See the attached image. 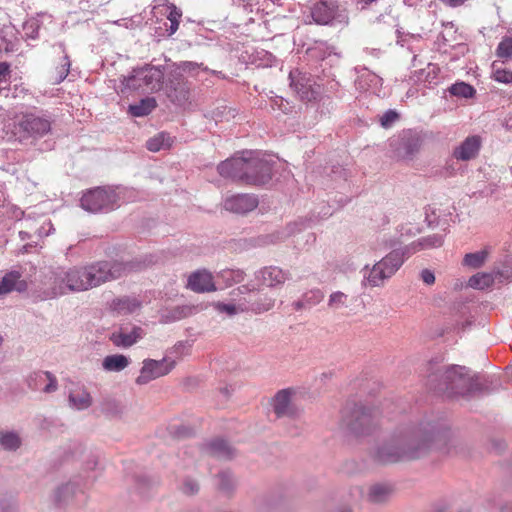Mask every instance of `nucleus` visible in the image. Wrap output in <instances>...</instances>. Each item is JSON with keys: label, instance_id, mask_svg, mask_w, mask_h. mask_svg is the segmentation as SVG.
I'll return each mask as SVG.
<instances>
[{"label": "nucleus", "instance_id": "nucleus-1", "mask_svg": "<svg viewBox=\"0 0 512 512\" xmlns=\"http://www.w3.org/2000/svg\"><path fill=\"white\" fill-rule=\"evenodd\" d=\"M451 430L441 424L421 421L398 426L371 452L374 462L390 465L418 460L432 451L449 452Z\"/></svg>", "mask_w": 512, "mask_h": 512}, {"label": "nucleus", "instance_id": "nucleus-2", "mask_svg": "<svg viewBox=\"0 0 512 512\" xmlns=\"http://www.w3.org/2000/svg\"><path fill=\"white\" fill-rule=\"evenodd\" d=\"M446 380H450L449 397L453 396H476L490 394L494 391L493 381L489 377H471L465 366H447Z\"/></svg>", "mask_w": 512, "mask_h": 512}, {"label": "nucleus", "instance_id": "nucleus-3", "mask_svg": "<svg viewBox=\"0 0 512 512\" xmlns=\"http://www.w3.org/2000/svg\"><path fill=\"white\" fill-rule=\"evenodd\" d=\"M343 422L355 436L370 435L379 426V411L362 403L347 404L343 412Z\"/></svg>", "mask_w": 512, "mask_h": 512}, {"label": "nucleus", "instance_id": "nucleus-4", "mask_svg": "<svg viewBox=\"0 0 512 512\" xmlns=\"http://www.w3.org/2000/svg\"><path fill=\"white\" fill-rule=\"evenodd\" d=\"M164 75L163 66L144 64L143 66L134 67L128 75H122L120 77L121 91H136L141 88H146L152 92H157L163 87Z\"/></svg>", "mask_w": 512, "mask_h": 512}, {"label": "nucleus", "instance_id": "nucleus-5", "mask_svg": "<svg viewBox=\"0 0 512 512\" xmlns=\"http://www.w3.org/2000/svg\"><path fill=\"white\" fill-rule=\"evenodd\" d=\"M120 200L112 186H97L82 192L80 207L92 214H107L120 207Z\"/></svg>", "mask_w": 512, "mask_h": 512}, {"label": "nucleus", "instance_id": "nucleus-6", "mask_svg": "<svg viewBox=\"0 0 512 512\" xmlns=\"http://www.w3.org/2000/svg\"><path fill=\"white\" fill-rule=\"evenodd\" d=\"M290 87L299 96L301 101L319 102L321 107L326 106L327 112L329 108H333V101L329 96H323L321 86L315 82L309 75L298 70L289 73ZM325 113L323 108L320 111Z\"/></svg>", "mask_w": 512, "mask_h": 512}, {"label": "nucleus", "instance_id": "nucleus-7", "mask_svg": "<svg viewBox=\"0 0 512 512\" xmlns=\"http://www.w3.org/2000/svg\"><path fill=\"white\" fill-rule=\"evenodd\" d=\"M51 131V121L45 115L25 113L14 126V134L22 143L35 144Z\"/></svg>", "mask_w": 512, "mask_h": 512}, {"label": "nucleus", "instance_id": "nucleus-8", "mask_svg": "<svg viewBox=\"0 0 512 512\" xmlns=\"http://www.w3.org/2000/svg\"><path fill=\"white\" fill-rule=\"evenodd\" d=\"M252 155L251 150L236 152L232 157L221 161L217 165L220 176L231 179L233 182L245 184L247 165Z\"/></svg>", "mask_w": 512, "mask_h": 512}, {"label": "nucleus", "instance_id": "nucleus-9", "mask_svg": "<svg viewBox=\"0 0 512 512\" xmlns=\"http://www.w3.org/2000/svg\"><path fill=\"white\" fill-rule=\"evenodd\" d=\"M245 185L262 187L267 185L273 177V162L260 158L258 153L252 151L249 165H247Z\"/></svg>", "mask_w": 512, "mask_h": 512}, {"label": "nucleus", "instance_id": "nucleus-10", "mask_svg": "<svg viewBox=\"0 0 512 512\" xmlns=\"http://www.w3.org/2000/svg\"><path fill=\"white\" fill-rule=\"evenodd\" d=\"M422 143L423 139L418 131L406 129L390 141V147L398 158L412 159L419 152Z\"/></svg>", "mask_w": 512, "mask_h": 512}, {"label": "nucleus", "instance_id": "nucleus-11", "mask_svg": "<svg viewBox=\"0 0 512 512\" xmlns=\"http://www.w3.org/2000/svg\"><path fill=\"white\" fill-rule=\"evenodd\" d=\"M56 281L59 283V290L61 294L66 293L65 290L71 292H82L91 289L86 265L82 267H73L60 273L56 277Z\"/></svg>", "mask_w": 512, "mask_h": 512}, {"label": "nucleus", "instance_id": "nucleus-12", "mask_svg": "<svg viewBox=\"0 0 512 512\" xmlns=\"http://www.w3.org/2000/svg\"><path fill=\"white\" fill-rule=\"evenodd\" d=\"M176 362L169 360L167 357L161 360H154L147 358L143 361V366L140 369V374L136 378L137 385H145L157 378L169 374L175 367Z\"/></svg>", "mask_w": 512, "mask_h": 512}, {"label": "nucleus", "instance_id": "nucleus-13", "mask_svg": "<svg viewBox=\"0 0 512 512\" xmlns=\"http://www.w3.org/2000/svg\"><path fill=\"white\" fill-rule=\"evenodd\" d=\"M167 98L175 105H184L190 97V83L180 71L171 70L165 83Z\"/></svg>", "mask_w": 512, "mask_h": 512}, {"label": "nucleus", "instance_id": "nucleus-14", "mask_svg": "<svg viewBox=\"0 0 512 512\" xmlns=\"http://www.w3.org/2000/svg\"><path fill=\"white\" fill-rule=\"evenodd\" d=\"M439 361L431 359L425 364V372L427 374L426 386L429 390L438 395H447L449 397L450 380H446L447 367L438 366Z\"/></svg>", "mask_w": 512, "mask_h": 512}, {"label": "nucleus", "instance_id": "nucleus-15", "mask_svg": "<svg viewBox=\"0 0 512 512\" xmlns=\"http://www.w3.org/2000/svg\"><path fill=\"white\" fill-rule=\"evenodd\" d=\"M86 266L91 289L118 279L114 259L99 260Z\"/></svg>", "mask_w": 512, "mask_h": 512}, {"label": "nucleus", "instance_id": "nucleus-16", "mask_svg": "<svg viewBox=\"0 0 512 512\" xmlns=\"http://www.w3.org/2000/svg\"><path fill=\"white\" fill-rule=\"evenodd\" d=\"M157 258L153 254H144L128 260L114 259L118 279L132 273H139L154 265Z\"/></svg>", "mask_w": 512, "mask_h": 512}, {"label": "nucleus", "instance_id": "nucleus-17", "mask_svg": "<svg viewBox=\"0 0 512 512\" xmlns=\"http://www.w3.org/2000/svg\"><path fill=\"white\" fill-rule=\"evenodd\" d=\"M310 15L318 25H330L339 16L337 0H317L310 7Z\"/></svg>", "mask_w": 512, "mask_h": 512}, {"label": "nucleus", "instance_id": "nucleus-18", "mask_svg": "<svg viewBox=\"0 0 512 512\" xmlns=\"http://www.w3.org/2000/svg\"><path fill=\"white\" fill-rule=\"evenodd\" d=\"M291 395L290 389H282L273 397V411L277 418L296 419L301 415V410L291 402Z\"/></svg>", "mask_w": 512, "mask_h": 512}, {"label": "nucleus", "instance_id": "nucleus-19", "mask_svg": "<svg viewBox=\"0 0 512 512\" xmlns=\"http://www.w3.org/2000/svg\"><path fill=\"white\" fill-rule=\"evenodd\" d=\"M305 53L311 60L322 61L323 71H325L327 65L332 67L340 61V55L333 52L325 41H314L306 48Z\"/></svg>", "mask_w": 512, "mask_h": 512}, {"label": "nucleus", "instance_id": "nucleus-20", "mask_svg": "<svg viewBox=\"0 0 512 512\" xmlns=\"http://www.w3.org/2000/svg\"><path fill=\"white\" fill-rule=\"evenodd\" d=\"M255 279L269 288H279L291 278L289 271L277 266H266L255 272Z\"/></svg>", "mask_w": 512, "mask_h": 512}, {"label": "nucleus", "instance_id": "nucleus-21", "mask_svg": "<svg viewBox=\"0 0 512 512\" xmlns=\"http://www.w3.org/2000/svg\"><path fill=\"white\" fill-rule=\"evenodd\" d=\"M259 200L254 194H236L224 201V208L232 213L245 215L258 207Z\"/></svg>", "mask_w": 512, "mask_h": 512}, {"label": "nucleus", "instance_id": "nucleus-22", "mask_svg": "<svg viewBox=\"0 0 512 512\" xmlns=\"http://www.w3.org/2000/svg\"><path fill=\"white\" fill-rule=\"evenodd\" d=\"M145 335L144 329L140 326L133 325L130 331H128L127 327L121 326L118 331H114L110 334L109 340L116 347L129 348Z\"/></svg>", "mask_w": 512, "mask_h": 512}, {"label": "nucleus", "instance_id": "nucleus-23", "mask_svg": "<svg viewBox=\"0 0 512 512\" xmlns=\"http://www.w3.org/2000/svg\"><path fill=\"white\" fill-rule=\"evenodd\" d=\"M499 278V282L512 281V269L497 270L493 273H477L468 280V286L473 289L484 290L493 285L495 279Z\"/></svg>", "mask_w": 512, "mask_h": 512}, {"label": "nucleus", "instance_id": "nucleus-24", "mask_svg": "<svg viewBox=\"0 0 512 512\" xmlns=\"http://www.w3.org/2000/svg\"><path fill=\"white\" fill-rule=\"evenodd\" d=\"M412 254V248L406 245L393 249L385 257H383L379 263L383 266L386 273L392 276L403 265L404 261L408 259Z\"/></svg>", "mask_w": 512, "mask_h": 512}, {"label": "nucleus", "instance_id": "nucleus-25", "mask_svg": "<svg viewBox=\"0 0 512 512\" xmlns=\"http://www.w3.org/2000/svg\"><path fill=\"white\" fill-rule=\"evenodd\" d=\"M482 139L479 135H471L465 138L459 146L453 150V157L460 161L475 159L481 149Z\"/></svg>", "mask_w": 512, "mask_h": 512}, {"label": "nucleus", "instance_id": "nucleus-26", "mask_svg": "<svg viewBox=\"0 0 512 512\" xmlns=\"http://www.w3.org/2000/svg\"><path fill=\"white\" fill-rule=\"evenodd\" d=\"M187 287L197 293L212 292L218 289L212 274L206 270L193 272L188 278Z\"/></svg>", "mask_w": 512, "mask_h": 512}, {"label": "nucleus", "instance_id": "nucleus-27", "mask_svg": "<svg viewBox=\"0 0 512 512\" xmlns=\"http://www.w3.org/2000/svg\"><path fill=\"white\" fill-rule=\"evenodd\" d=\"M27 289L28 283L26 280L21 279V273L18 271L6 273L0 280V295H5L12 291L22 293Z\"/></svg>", "mask_w": 512, "mask_h": 512}, {"label": "nucleus", "instance_id": "nucleus-28", "mask_svg": "<svg viewBox=\"0 0 512 512\" xmlns=\"http://www.w3.org/2000/svg\"><path fill=\"white\" fill-rule=\"evenodd\" d=\"M168 9L169 13L167 15V20L170 21V25L168 26L167 21H160L161 25L155 29V33L159 37H170L179 27L180 19L182 17L181 9L177 8L174 4H171Z\"/></svg>", "mask_w": 512, "mask_h": 512}, {"label": "nucleus", "instance_id": "nucleus-29", "mask_svg": "<svg viewBox=\"0 0 512 512\" xmlns=\"http://www.w3.org/2000/svg\"><path fill=\"white\" fill-rule=\"evenodd\" d=\"M206 449L211 456L218 459L231 460L236 454V450L222 438L211 440L206 444Z\"/></svg>", "mask_w": 512, "mask_h": 512}, {"label": "nucleus", "instance_id": "nucleus-30", "mask_svg": "<svg viewBox=\"0 0 512 512\" xmlns=\"http://www.w3.org/2000/svg\"><path fill=\"white\" fill-rule=\"evenodd\" d=\"M393 488L389 484L376 483L369 487L367 500L371 504L382 505L389 501Z\"/></svg>", "mask_w": 512, "mask_h": 512}, {"label": "nucleus", "instance_id": "nucleus-31", "mask_svg": "<svg viewBox=\"0 0 512 512\" xmlns=\"http://www.w3.org/2000/svg\"><path fill=\"white\" fill-rule=\"evenodd\" d=\"M100 410L108 418H118L124 412L122 403L111 395L105 394L101 396Z\"/></svg>", "mask_w": 512, "mask_h": 512}, {"label": "nucleus", "instance_id": "nucleus-32", "mask_svg": "<svg viewBox=\"0 0 512 512\" xmlns=\"http://www.w3.org/2000/svg\"><path fill=\"white\" fill-rule=\"evenodd\" d=\"M130 363L131 359L124 354H111L102 360V368L106 372H120L127 368Z\"/></svg>", "mask_w": 512, "mask_h": 512}, {"label": "nucleus", "instance_id": "nucleus-33", "mask_svg": "<svg viewBox=\"0 0 512 512\" xmlns=\"http://www.w3.org/2000/svg\"><path fill=\"white\" fill-rule=\"evenodd\" d=\"M156 107L157 101L154 97H145L138 103L130 104L127 112L132 117H145L151 114Z\"/></svg>", "mask_w": 512, "mask_h": 512}, {"label": "nucleus", "instance_id": "nucleus-34", "mask_svg": "<svg viewBox=\"0 0 512 512\" xmlns=\"http://www.w3.org/2000/svg\"><path fill=\"white\" fill-rule=\"evenodd\" d=\"M324 299V293L321 289L315 288L305 292L302 297L293 302L295 310L310 309L311 307L319 304Z\"/></svg>", "mask_w": 512, "mask_h": 512}, {"label": "nucleus", "instance_id": "nucleus-35", "mask_svg": "<svg viewBox=\"0 0 512 512\" xmlns=\"http://www.w3.org/2000/svg\"><path fill=\"white\" fill-rule=\"evenodd\" d=\"M140 306L141 302L138 299L129 296L116 298L112 301L111 304L113 311L123 315L135 312L138 308H140Z\"/></svg>", "mask_w": 512, "mask_h": 512}, {"label": "nucleus", "instance_id": "nucleus-36", "mask_svg": "<svg viewBox=\"0 0 512 512\" xmlns=\"http://www.w3.org/2000/svg\"><path fill=\"white\" fill-rule=\"evenodd\" d=\"M174 139L168 132L162 131L146 141V148L151 152L166 150L171 148Z\"/></svg>", "mask_w": 512, "mask_h": 512}, {"label": "nucleus", "instance_id": "nucleus-37", "mask_svg": "<svg viewBox=\"0 0 512 512\" xmlns=\"http://www.w3.org/2000/svg\"><path fill=\"white\" fill-rule=\"evenodd\" d=\"M446 92L459 99H471L476 95L475 87L465 81H456L446 89Z\"/></svg>", "mask_w": 512, "mask_h": 512}, {"label": "nucleus", "instance_id": "nucleus-38", "mask_svg": "<svg viewBox=\"0 0 512 512\" xmlns=\"http://www.w3.org/2000/svg\"><path fill=\"white\" fill-rule=\"evenodd\" d=\"M40 380V381H44L45 379H48V383L45 385V387L42 389L43 392L45 393H51V392H54L57 390V379L56 377L49 371H45V372H38V373H34L33 375H30L27 382H28V386L33 389V390H36L37 389V385L36 383L33 384L34 382H36L37 380Z\"/></svg>", "mask_w": 512, "mask_h": 512}, {"label": "nucleus", "instance_id": "nucleus-39", "mask_svg": "<svg viewBox=\"0 0 512 512\" xmlns=\"http://www.w3.org/2000/svg\"><path fill=\"white\" fill-rule=\"evenodd\" d=\"M78 486L74 482H68L59 486L54 493V503L58 507L65 505L77 491Z\"/></svg>", "mask_w": 512, "mask_h": 512}, {"label": "nucleus", "instance_id": "nucleus-40", "mask_svg": "<svg viewBox=\"0 0 512 512\" xmlns=\"http://www.w3.org/2000/svg\"><path fill=\"white\" fill-rule=\"evenodd\" d=\"M68 400L70 406L77 410H85L89 408L92 404V397L84 387L81 388V391L78 394H76L73 391H70Z\"/></svg>", "mask_w": 512, "mask_h": 512}, {"label": "nucleus", "instance_id": "nucleus-41", "mask_svg": "<svg viewBox=\"0 0 512 512\" xmlns=\"http://www.w3.org/2000/svg\"><path fill=\"white\" fill-rule=\"evenodd\" d=\"M22 440L15 431L0 432V448L5 451L14 452L20 448Z\"/></svg>", "mask_w": 512, "mask_h": 512}, {"label": "nucleus", "instance_id": "nucleus-42", "mask_svg": "<svg viewBox=\"0 0 512 512\" xmlns=\"http://www.w3.org/2000/svg\"><path fill=\"white\" fill-rule=\"evenodd\" d=\"M245 272L242 269H223L217 273V279L222 281L225 286L241 283L245 278Z\"/></svg>", "mask_w": 512, "mask_h": 512}, {"label": "nucleus", "instance_id": "nucleus-43", "mask_svg": "<svg viewBox=\"0 0 512 512\" xmlns=\"http://www.w3.org/2000/svg\"><path fill=\"white\" fill-rule=\"evenodd\" d=\"M443 245V237L439 234L429 235L412 242L408 246L412 248L413 254L424 248H434Z\"/></svg>", "mask_w": 512, "mask_h": 512}, {"label": "nucleus", "instance_id": "nucleus-44", "mask_svg": "<svg viewBox=\"0 0 512 512\" xmlns=\"http://www.w3.org/2000/svg\"><path fill=\"white\" fill-rule=\"evenodd\" d=\"M275 304V299L268 296L263 295L259 298L249 302L248 307L245 308L246 311H251L255 314H262L267 312L273 308Z\"/></svg>", "mask_w": 512, "mask_h": 512}, {"label": "nucleus", "instance_id": "nucleus-45", "mask_svg": "<svg viewBox=\"0 0 512 512\" xmlns=\"http://www.w3.org/2000/svg\"><path fill=\"white\" fill-rule=\"evenodd\" d=\"M391 275L387 274L383 266L377 262L369 271L368 275L364 274V279L372 287L379 286L385 279L390 278Z\"/></svg>", "mask_w": 512, "mask_h": 512}, {"label": "nucleus", "instance_id": "nucleus-46", "mask_svg": "<svg viewBox=\"0 0 512 512\" xmlns=\"http://www.w3.org/2000/svg\"><path fill=\"white\" fill-rule=\"evenodd\" d=\"M488 257L487 250H480L473 253L465 254L462 264L472 269L481 268Z\"/></svg>", "mask_w": 512, "mask_h": 512}, {"label": "nucleus", "instance_id": "nucleus-47", "mask_svg": "<svg viewBox=\"0 0 512 512\" xmlns=\"http://www.w3.org/2000/svg\"><path fill=\"white\" fill-rule=\"evenodd\" d=\"M58 46L61 49V51L64 53V55L62 57L60 67L58 68L57 78L55 81L56 84H60L61 82H63L66 79V77L68 76V74L70 72V67H71L70 57L66 52L65 44L63 42H60V43H58Z\"/></svg>", "mask_w": 512, "mask_h": 512}, {"label": "nucleus", "instance_id": "nucleus-48", "mask_svg": "<svg viewBox=\"0 0 512 512\" xmlns=\"http://www.w3.org/2000/svg\"><path fill=\"white\" fill-rule=\"evenodd\" d=\"M217 487L223 493L230 494L234 489V480L229 471H220L217 474Z\"/></svg>", "mask_w": 512, "mask_h": 512}, {"label": "nucleus", "instance_id": "nucleus-49", "mask_svg": "<svg viewBox=\"0 0 512 512\" xmlns=\"http://www.w3.org/2000/svg\"><path fill=\"white\" fill-rule=\"evenodd\" d=\"M41 22L38 19H30L23 24V32L26 40H37L39 38V31Z\"/></svg>", "mask_w": 512, "mask_h": 512}, {"label": "nucleus", "instance_id": "nucleus-50", "mask_svg": "<svg viewBox=\"0 0 512 512\" xmlns=\"http://www.w3.org/2000/svg\"><path fill=\"white\" fill-rule=\"evenodd\" d=\"M174 66L175 67L172 70L180 71V74H183V75L185 72L192 74L195 71H197L198 69H201L202 71H208V67L204 66L203 63H197V62H193V61H181L178 64H174Z\"/></svg>", "mask_w": 512, "mask_h": 512}, {"label": "nucleus", "instance_id": "nucleus-51", "mask_svg": "<svg viewBox=\"0 0 512 512\" xmlns=\"http://www.w3.org/2000/svg\"><path fill=\"white\" fill-rule=\"evenodd\" d=\"M496 56L499 58H512V37L504 36L496 48Z\"/></svg>", "mask_w": 512, "mask_h": 512}, {"label": "nucleus", "instance_id": "nucleus-52", "mask_svg": "<svg viewBox=\"0 0 512 512\" xmlns=\"http://www.w3.org/2000/svg\"><path fill=\"white\" fill-rule=\"evenodd\" d=\"M180 490L183 494L187 496H193L199 492L200 485L196 479L190 476H186L182 481Z\"/></svg>", "mask_w": 512, "mask_h": 512}, {"label": "nucleus", "instance_id": "nucleus-53", "mask_svg": "<svg viewBox=\"0 0 512 512\" xmlns=\"http://www.w3.org/2000/svg\"><path fill=\"white\" fill-rule=\"evenodd\" d=\"M134 482H135L136 489L139 491V493L141 495H145L146 492L154 484V480L145 474L135 475Z\"/></svg>", "mask_w": 512, "mask_h": 512}, {"label": "nucleus", "instance_id": "nucleus-54", "mask_svg": "<svg viewBox=\"0 0 512 512\" xmlns=\"http://www.w3.org/2000/svg\"><path fill=\"white\" fill-rule=\"evenodd\" d=\"M273 110H279L284 114H289L293 110V105L281 96H276L270 101Z\"/></svg>", "mask_w": 512, "mask_h": 512}, {"label": "nucleus", "instance_id": "nucleus-55", "mask_svg": "<svg viewBox=\"0 0 512 512\" xmlns=\"http://www.w3.org/2000/svg\"><path fill=\"white\" fill-rule=\"evenodd\" d=\"M493 78L496 82L510 84L512 83V70L496 68L495 63H493Z\"/></svg>", "mask_w": 512, "mask_h": 512}, {"label": "nucleus", "instance_id": "nucleus-56", "mask_svg": "<svg viewBox=\"0 0 512 512\" xmlns=\"http://www.w3.org/2000/svg\"><path fill=\"white\" fill-rule=\"evenodd\" d=\"M399 118L400 114L396 110L388 109L380 117L379 122L383 128L387 129L390 128Z\"/></svg>", "mask_w": 512, "mask_h": 512}, {"label": "nucleus", "instance_id": "nucleus-57", "mask_svg": "<svg viewBox=\"0 0 512 512\" xmlns=\"http://www.w3.org/2000/svg\"><path fill=\"white\" fill-rule=\"evenodd\" d=\"M0 512H18V502L13 496H3L0 499Z\"/></svg>", "mask_w": 512, "mask_h": 512}, {"label": "nucleus", "instance_id": "nucleus-58", "mask_svg": "<svg viewBox=\"0 0 512 512\" xmlns=\"http://www.w3.org/2000/svg\"><path fill=\"white\" fill-rule=\"evenodd\" d=\"M430 67L431 64L428 65L427 71L425 69H421L417 72V81L427 82L429 85L436 84V82L433 81L437 76L436 69L434 66L432 68Z\"/></svg>", "mask_w": 512, "mask_h": 512}, {"label": "nucleus", "instance_id": "nucleus-59", "mask_svg": "<svg viewBox=\"0 0 512 512\" xmlns=\"http://www.w3.org/2000/svg\"><path fill=\"white\" fill-rule=\"evenodd\" d=\"M189 308L184 306H177L173 309H171L166 315V322H173L176 320H180L182 318H185L187 316Z\"/></svg>", "mask_w": 512, "mask_h": 512}, {"label": "nucleus", "instance_id": "nucleus-60", "mask_svg": "<svg viewBox=\"0 0 512 512\" xmlns=\"http://www.w3.org/2000/svg\"><path fill=\"white\" fill-rule=\"evenodd\" d=\"M214 307L218 312L225 313L229 316H233L238 312L236 305L232 303L216 302L214 303Z\"/></svg>", "mask_w": 512, "mask_h": 512}, {"label": "nucleus", "instance_id": "nucleus-61", "mask_svg": "<svg viewBox=\"0 0 512 512\" xmlns=\"http://www.w3.org/2000/svg\"><path fill=\"white\" fill-rule=\"evenodd\" d=\"M257 56L260 60L259 65H262L265 67H271L273 65V63L276 61V57L272 53H270L266 50H261V51L257 52Z\"/></svg>", "mask_w": 512, "mask_h": 512}, {"label": "nucleus", "instance_id": "nucleus-62", "mask_svg": "<svg viewBox=\"0 0 512 512\" xmlns=\"http://www.w3.org/2000/svg\"><path fill=\"white\" fill-rule=\"evenodd\" d=\"M347 300V295L341 291L334 292L330 295L328 306L330 307H338L339 305H345Z\"/></svg>", "mask_w": 512, "mask_h": 512}, {"label": "nucleus", "instance_id": "nucleus-63", "mask_svg": "<svg viewBox=\"0 0 512 512\" xmlns=\"http://www.w3.org/2000/svg\"><path fill=\"white\" fill-rule=\"evenodd\" d=\"M191 348V344L188 341H178L171 349V354L183 355L187 354L189 349Z\"/></svg>", "mask_w": 512, "mask_h": 512}, {"label": "nucleus", "instance_id": "nucleus-64", "mask_svg": "<svg viewBox=\"0 0 512 512\" xmlns=\"http://www.w3.org/2000/svg\"><path fill=\"white\" fill-rule=\"evenodd\" d=\"M10 63L3 61L0 62V83L7 81L11 74Z\"/></svg>", "mask_w": 512, "mask_h": 512}]
</instances>
